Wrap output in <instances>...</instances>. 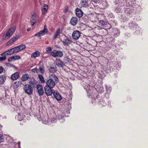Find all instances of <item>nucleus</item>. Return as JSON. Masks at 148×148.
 Masks as SVG:
<instances>
[{
    "label": "nucleus",
    "mask_w": 148,
    "mask_h": 148,
    "mask_svg": "<svg viewBox=\"0 0 148 148\" xmlns=\"http://www.w3.org/2000/svg\"><path fill=\"white\" fill-rule=\"evenodd\" d=\"M37 118L39 121H41L42 123L46 124H51V123H54L56 122L58 120L61 123H63L64 121V116L62 113L61 115H58V116H57V118H56L55 119L54 118L51 117V119H48L47 121H46L43 118H41L39 115L38 116Z\"/></svg>",
    "instance_id": "obj_1"
},
{
    "label": "nucleus",
    "mask_w": 148,
    "mask_h": 148,
    "mask_svg": "<svg viewBox=\"0 0 148 148\" xmlns=\"http://www.w3.org/2000/svg\"><path fill=\"white\" fill-rule=\"evenodd\" d=\"M49 77V79L46 81L47 85L45 86L53 88L58 82V79L55 75L53 74L50 75Z\"/></svg>",
    "instance_id": "obj_2"
},
{
    "label": "nucleus",
    "mask_w": 148,
    "mask_h": 148,
    "mask_svg": "<svg viewBox=\"0 0 148 148\" xmlns=\"http://www.w3.org/2000/svg\"><path fill=\"white\" fill-rule=\"evenodd\" d=\"M126 3V8H125V13L130 15L132 13L134 10V0H125Z\"/></svg>",
    "instance_id": "obj_3"
},
{
    "label": "nucleus",
    "mask_w": 148,
    "mask_h": 148,
    "mask_svg": "<svg viewBox=\"0 0 148 148\" xmlns=\"http://www.w3.org/2000/svg\"><path fill=\"white\" fill-rule=\"evenodd\" d=\"M23 89L25 92L29 95H31L33 93V88L29 84H25Z\"/></svg>",
    "instance_id": "obj_4"
},
{
    "label": "nucleus",
    "mask_w": 148,
    "mask_h": 148,
    "mask_svg": "<svg viewBox=\"0 0 148 148\" xmlns=\"http://www.w3.org/2000/svg\"><path fill=\"white\" fill-rule=\"evenodd\" d=\"M16 29V27L14 26L10 28L7 32L6 34L3 36L5 37V39H7L10 37L14 32Z\"/></svg>",
    "instance_id": "obj_5"
},
{
    "label": "nucleus",
    "mask_w": 148,
    "mask_h": 148,
    "mask_svg": "<svg viewBox=\"0 0 148 148\" xmlns=\"http://www.w3.org/2000/svg\"><path fill=\"white\" fill-rule=\"evenodd\" d=\"M129 25L131 29L132 28L133 30H136L135 32L136 34H138L140 33L138 31L141 30V29L137 24L133 22H131L129 23Z\"/></svg>",
    "instance_id": "obj_6"
},
{
    "label": "nucleus",
    "mask_w": 148,
    "mask_h": 148,
    "mask_svg": "<svg viewBox=\"0 0 148 148\" xmlns=\"http://www.w3.org/2000/svg\"><path fill=\"white\" fill-rule=\"evenodd\" d=\"M51 55L54 57L60 58L63 56V53L62 51L56 50L53 51L51 53Z\"/></svg>",
    "instance_id": "obj_7"
},
{
    "label": "nucleus",
    "mask_w": 148,
    "mask_h": 148,
    "mask_svg": "<svg viewBox=\"0 0 148 148\" xmlns=\"http://www.w3.org/2000/svg\"><path fill=\"white\" fill-rule=\"evenodd\" d=\"M47 32L48 29L46 25H44V29L35 34H34V36L38 37L43 36Z\"/></svg>",
    "instance_id": "obj_8"
},
{
    "label": "nucleus",
    "mask_w": 148,
    "mask_h": 148,
    "mask_svg": "<svg viewBox=\"0 0 148 148\" xmlns=\"http://www.w3.org/2000/svg\"><path fill=\"white\" fill-rule=\"evenodd\" d=\"M63 39L61 40V41L63 42L64 45L65 46H68L71 43V40L68 38L64 36Z\"/></svg>",
    "instance_id": "obj_9"
},
{
    "label": "nucleus",
    "mask_w": 148,
    "mask_h": 148,
    "mask_svg": "<svg viewBox=\"0 0 148 148\" xmlns=\"http://www.w3.org/2000/svg\"><path fill=\"white\" fill-rule=\"evenodd\" d=\"M80 36V32L77 30L74 31L72 34V37L75 40L78 39Z\"/></svg>",
    "instance_id": "obj_10"
},
{
    "label": "nucleus",
    "mask_w": 148,
    "mask_h": 148,
    "mask_svg": "<svg viewBox=\"0 0 148 148\" xmlns=\"http://www.w3.org/2000/svg\"><path fill=\"white\" fill-rule=\"evenodd\" d=\"M44 90L46 94L48 96L51 95L53 93L51 88L48 86H45L44 87Z\"/></svg>",
    "instance_id": "obj_11"
},
{
    "label": "nucleus",
    "mask_w": 148,
    "mask_h": 148,
    "mask_svg": "<svg viewBox=\"0 0 148 148\" xmlns=\"http://www.w3.org/2000/svg\"><path fill=\"white\" fill-rule=\"evenodd\" d=\"M36 88L38 90L37 92L39 96L42 95L44 93L42 87L40 85H37Z\"/></svg>",
    "instance_id": "obj_12"
},
{
    "label": "nucleus",
    "mask_w": 148,
    "mask_h": 148,
    "mask_svg": "<svg viewBox=\"0 0 148 148\" xmlns=\"http://www.w3.org/2000/svg\"><path fill=\"white\" fill-rule=\"evenodd\" d=\"M83 13L82 11L80 9L77 8L75 10V14L78 17H81L83 15Z\"/></svg>",
    "instance_id": "obj_13"
},
{
    "label": "nucleus",
    "mask_w": 148,
    "mask_h": 148,
    "mask_svg": "<svg viewBox=\"0 0 148 148\" xmlns=\"http://www.w3.org/2000/svg\"><path fill=\"white\" fill-rule=\"evenodd\" d=\"M19 77V74L18 72H16L12 74L10 77V78L13 80H14L17 79Z\"/></svg>",
    "instance_id": "obj_14"
},
{
    "label": "nucleus",
    "mask_w": 148,
    "mask_h": 148,
    "mask_svg": "<svg viewBox=\"0 0 148 148\" xmlns=\"http://www.w3.org/2000/svg\"><path fill=\"white\" fill-rule=\"evenodd\" d=\"M36 16L37 15L36 14H34L32 15V16L31 18L30 21L31 25L32 26L34 25L36 22Z\"/></svg>",
    "instance_id": "obj_15"
},
{
    "label": "nucleus",
    "mask_w": 148,
    "mask_h": 148,
    "mask_svg": "<svg viewBox=\"0 0 148 148\" xmlns=\"http://www.w3.org/2000/svg\"><path fill=\"white\" fill-rule=\"evenodd\" d=\"M53 94L56 100L58 101H60L61 100V96L58 92H57L56 91H54L53 92Z\"/></svg>",
    "instance_id": "obj_16"
},
{
    "label": "nucleus",
    "mask_w": 148,
    "mask_h": 148,
    "mask_svg": "<svg viewBox=\"0 0 148 148\" xmlns=\"http://www.w3.org/2000/svg\"><path fill=\"white\" fill-rule=\"evenodd\" d=\"M25 116L22 113H18L17 115L16 116V119H17L19 121H21L24 120L23 118Z\"/></svg>",
    "instance_id": "obj_17"
},
{
    "label": "nucleus",
    "mask_w": 148,
    "mask_h": 148,
    "mask_svg": "<svg viewBox=\"0 0 148 148\" xmlns=\"http://www.w3.org/2000/svg\"><path fill=\"white\" fill-rule=\"evenodd\" d=\"M78 21L77 18L76 17L72 18L70 21V23L73 25L74 26L76 25Z\"/></svg>",
    "instance_id": "obj_18"
},
{
    "label": "nucleus",
    "mask_w": 148,
    "mask_h": 148,
    "mask_svg": "<svg viewBox=\"0 0 148 148\" xmlns=\"http://www.w3.org/2000/svg\"><path fill=\"white\" fill-rule=\"evenodd\" d=\"M48 9V5L47 4H45L42 9V14H45L47 12Z\"/></svg>",
    "instance_id": "obj_19"
},
{
    "label": "nucleus",
    "mask_w": 148,
    "mask_h": 148,
    "mask_svg": "<svg viewBox=\"0 0 148 148\" xmlns=\"http://www.w3.org/2000/svg\"><path fill=\"white\" fill-rule=\"evenodd\" d=\"M63 62L59 59H57L56 61V64L59 67H62L63 65Z\"/></svg>",
    "instance_id": "obj_20"
},
{
    "label": "nucleus",
    "mask_w": 148,
    "mask_h": 148,
    "mask_svg": "<svg viewBox=\"0 0 148 148\" xmlns=\"http://www.w3.org/2000/svg\"><path fill=\"white\" fill-rule=\"evenodd\" d=\"M29 78V75L25 73L23 74L21 77V80L23 81H25L27 80Z\"/></svg>",
    "instance_id": "obj_21"
},
{
    "label": "nucleus",
    "mask_w": 148,
    "mask_h": 148,
    "mask_svg": "<svg viewBox=\"0 0 148 148\" xmlns=\"http://www.w3.org/2000/svg\"><path fill=\"white\" fill-rule=\"evenodd\" d=\"M124 0H115L114 1V3L116 4H119V6L120 5V6H122L124 5Z\"/></svg>",
    "instance_id": "obj_22"
},
{
    "label": "nucleus",
    "mask_w": 148,
    "mask_h": 148,
    "mask_svg": "<svg viewBox=\"0 0 148 148\" xmlns=\"http://www.w3.org/2000/svg\"><path fill=\"white\" fill-rule=\"evenodd\" d=\"M8 140H9V141L11 143L12 145V147H15V145H17L16 143L13 142L14 140L10 136H8L7 138Z\"/></svg>",
    "instance_id": "obj_23"
},
{
    "label": "nucleus",
    "mask_w": 148,
    "mask_h": 148,
    "mask_svg": "<svg viewBox=\"0 0 148 148\" xmlns=\"http://www.w3.org/2000/svg\"><path fill=\"white\" fill-rule=\"evenodd\" d=\"M40 56V52L38 51H36L31 54V57L32 58H35L36 57L39 56Z\"/></svg>",
    "instance_id": "obj_24"
},
{
    "label": "nucleus",
    "mask_w": 148,
    "mask_h": 148,
    "mask_svg": "<svg viewBox=\"0 0 148 148\" xmlns=\"http://www.w3.org/2000/svg\"><path fill=\"white\" fill-rule=\"evenodd\" d=\"M6 79V76L4 75H0V84H3Z\"/></svg>",
    "instance_id": "obj_25"
},
{
    "label": "nucleus",
    "mask_w": 148,
    "mask_h": 148,
    "mask_svg": "<svg viewBox=\"0 0 148 148\" xmlns=\"http://www.w3.org/2000/svg\"><path fill=\"white\" fill-rule=\"evenodd\" d=\"M81 5L83 7H86L88 5L87 0H82L81 2Z\"/></svg>",
    "instance_id": "obj_26"
},
{
    "label": "nucleus",
    "mask_w": 148,
    "mask_h": 148,
    "mask_svg": "<svg viewBox=\"0 0 148 148\" xmlns=\"http://www.w3.org/2000/svg\"><path fill=\"white\" fill-rule=\"evenodd\" d=\"M60 28H58L57 29L56 32L55 33L54 35L53 36L54 38H56L58 36L59 34L60 33Z\"/></svg>",
    "instance_id": "obj_27"
},
{
    "label": "nucleus",
    "mask_w": 148,
    "mask_h": 148,
    "mask_svg": "<svg viewBox=\"0 0 148 148\" xmlns=\"http://www.w3.org/2000/svg\"><path fill=\"white\" fill-rule=\"evenodd\" d=\"M17 46L20 51L26 48V46L24 44L21 45Z\"/></svg>",
    "instance_id": "obj_28"
},
{
    "label": "nucleus",
    "mask_w": 148,
    "mask_h": 148,
    "mask_svg": "<svg viewBox=\"0 0 148 148\" xmlns=\"http://www.w3.org/2000/svg\"><path fill=\"white\" fill-rule=\"evenodd\" d=\"M121 7L122 6H120V5H119V6H118V7L117 6L116 7H115L114 9L116 13H119L121 12V10L120 7Z\"/></svg>",
    "instance_id": "obj_29"
},
{
    "label": "nucleus",
    "mask_w": 148,
    "mask_h": 148,
    "mask_svg": "<svg viewBox=\"0 0 148 148\" xmlns=\"http://www.w3.org/2000/svg\"><path fill=\"white\" fill-rule=\"evenodd\" d=\"M92 88V86H90L89 85L87 86V88L85 87V89L87 91L88 93H90L91 90L90 89Z\"/></svg>",
    "instance_id": "obj_30"
},
{
    "label": "nucleus",
    "mask_w": 148,
    "mask_h": 148,
    "mask_svg": "<svg viewBox=\"0 0 148 148\" xmlns=\"http://www.w3.org/2000/svg\"><path fill=\"white\" fill-rule=\"evenodd\" d=\"M12 52L13 53H17L20 51L18 46L12 48Z\"/></svg>",
    "instance_id": "obj_31"
},
{
    "label": "nucleus",
    "mask_w": 148,
    "mask_h": 148,
    "mask_svg": "<svg viewBox=\"0 0 148 148\" xmlns=\"http://www.w3.org/2000/svg\"><path fill=\"white\" fill-rule=\"evenodd\" d=\"M38 77L40 81L42 83H43L45 82V81L44 79V78L42 75L39 74L38 75Z\"/></svg>",
    "instance_id": "obj_32"
},
{
    "label": "nucleus",
    "mask_w": 148,
    "mask_h": 148,
    "mask_svg": "<svg viewBox=\"0 0 148 148\" xmlns=\"http://www.w3.org/2000/svg\"><path fill=\"white\" fill-rule=\"evenodd\" d=\"M99 24L101 26L104 27L107 24V23L106 22L104 21H101L99 22Z\"/></svg>",
    "instance_id": "obj_33"
},
{
    "label": "nucleus",
    "mask_w": 148,
    "mask_h": 148,
    "mask_svg": "<svg viewBox=\"0 0 148 148\" xmlns=\"http://www.w3.org/2000/svg\"><path fill=\"white\" fill-rule=\"evenodd\" d=\"M7 55H10L13 54L12 49L6 51Z\"/></svg>",
    "instance_id": "obj_34"
},
{
    "label": "nucleus",
    "mask_w": 148,
    "mask_h": 148,
    "mask_svg": "<svg viewBox=\"0 0 148 148\" xmlns=\"http://www.w3.org/2000/svg\"><path fill=\"white\" fill-rule=\"evenodd\" d=\"M29 84L31 85H35L36 83V81L33 79H32L29 82Z\"/></svg>",
    "instance_id": "obj_35"
},
{
    "label": "nucleus",
    "mask_w": 148,
    "mask_h": 148,
    "mask_svg": "<svg viewBox=\"0 0 148 148\" xmlns=\"http://www.w3.org/2000/svg\"><path fill=\"white\" fill-rule=\"evenodd\" d=\"M14 83V86H16L17 87L19 86L20 84H21V82L20 81H16Z\"/></svg>",
    "instance_id": "obj_36"
},
{
    "label": "nucleus",
    "mask_w": 148,
    "mask_h": 148,
    "mask_svg": "<svg viewBox=\"0 0 148 148\" xmlns=\"http://www.w3.org/2000/svg\"><path fill=\"white\" fill-rule=\"evenodd\" d=\"M39 71L42 74H43L44 73V67L43 66H40L39 68Z\"/></svg>",
    "instance_id": "obj_37"
},
{
    "label": "nucleus",
    "mask_w": 148,
    "mask_h": 148,
    "mask_svg": "<svg viewBox=\"0 0 148 148\" xmlns=\"http://www.w3.org/2000/svg\"><path fill=\"white\" fill-rule=\"evenodd\" d=\"M18 38V37L17 36H15V37H13L11 39L12 40V41L14 43L15 41H16Z\"/></svg>",
    "instance_id": "obj_38"
},
{
    "label": "nucleus",
    "mask_w": 148,
    "mask_h": 148,
    "mask_svg": "<svg viewBox=\"0 0 148 148\" xmlns=\"http://www.w3.org/2000/svg\"><path fill=\"white\" fill-rule=\"evenodd\" d=\"M12 58L14 60H19L21 58V57L17 55L13 56Z\"/></svg>",
    "instance_id": "obj_39"
},
{
    "label": "nucleus",
    "mask_w": 148,
    "mask_h": 148,
    "mask_svg": "<svg viewBox=\"0 0 148 148\" xmlns=\"http://www.w3.org/2000/svg\"><path fill=\"white\" fill-rule=\"evenodd\" d=\"M46 51L48 53H51L52 49L50 47H47L46 49Z\"/></svg>",
    "instance_id": "obj_40"
},
{
    "label": "nucleus",
    "mask_w": 148,
    "mask_h": 148,
    "mask_svg": "<svg viewBox=\"0 0 148 148\" xmlns=\"http://www.w3.org/2000/svg\"><path fill=\"white\" fill-rule=\"evenodd\" d=\"M13 43L12 40L10 39L7 43V46H10Z\"/></svg>",
    "instance_id": "obj_41"
},
{
    "label": "nucleus",
    "mask_w": 148,
    "mask_h": 148,
    "mask_svg": "<svg viewBox=\"0 0 148 148\" xmlns=\"http://www.w3.org/2000/svg\"><path fill=\"white\" fill-rule=\"evenodd\" d=\"M32 71L34 73H38V70L37 68H35L34 69H32Z\"/></svg>",
    "instance_id": "obj_42"
},
{
    "label": "nucleus",
    "mask_w": 148,
    "mask_h": 148,
    "mask_svg": "<svg viewBox=\"0 0 148 148\" xmlns=\"http://www.w3.org/2000/svg\"><path fill=\"white\" fill-rule=\"evenodd\" d=\"M3 140V135L0 134V143L2 142Z\"/></svg>",
    "instance_id": "obj_43"
},
{
    "label": "nucleus",
    "mask_w": 148,
    "mask_h": 148,
    "mask_svg": "<svg viewBox=\"0 0 148 148\" xmlns=\"http://www.w3.org/2000/svg\"><path fill=\"white\" fill-rule=\"evenodd\" d=\"M6 57L5 56H3L0 57V61H3L6 59Z\"/></svg>",
    "instance_id": "obj_44"
},
{
    "label": "nucleus",
    "mask_w": 148,
    "mask_h": 148,
    "mask_svg": "<svg viewBox=\"0 0 148 148\" xmlns=\"http://www.w3.org/2000/svg\"><path fill=\"white\" fill-rule=\"evenodd\" d=\"M122 18L121 19V21L122 22H125V21H126V18L124 16H122Z\"/></svg>",
    "instance_id": "obj_45"
},
{
    "label": "nucleus",
    "mask_w": 148,
    "mask_h": 148,
    "mask_svg": "<svg viewBox=\"0 0 148 148\" xmlns=\"http://www.w3.org/2000/svg\"><path fill=\"white\" fill-rule=\"evenodd\" d=\"M102 0H92L95 3H101V1Z\"/></svg>",
    "instance_id": "obj_46"
},
{
    "label": "nucleus",
    "mask_w": 148,
    "mask_h": 148,
    "mask_svg": "<svg viewBox=\"0 0 148 148\" xmlns=\"http://www.w3.org/2000/svg\"><path fill=\"white\" fill-rule=\"evenodd\" d=\"M106 90L107 91V92L109 93L111 91V88H107V86H106Z\"/></svg>",
    "instance_id": "obj_47"
},
{
    "label": "nucleus",
    "mask_w": 148,
    "mask_h": 148,
    "mask_svg": "<svg viewBox=\"0 0 148 148\" xmlns=\"http://www.w3.org/2000/svg\"><path fill=\"white\" fill-rule=\"evenodd\" d=\"M114 31H115V32L117 31V33H116V35L118 36L119 34V31L118 30V29H114Z\"/></svg>",
    "instance_id": "obj_48"
},
{
    "label": "nucleus",
    "mask_w": 148,
    "mask_h": 148,
    "mask_svg": "<svg viewBox=\"0 0 148 148\" xmlns=\"http://www.w3.org/2000/svg\"><path fill=\"white\" fill-rule=\"evenodd\" d=\"M3 68L0 66V74H1L3 71Z\"/></svg>",
    "instance_id": "obj_49"
},
{
    "label": "nucleus",
    "mask_w": 148,
    "mask_h": 148,
    "mask_svg": "<svg viewBox=\"0 0 148 148\" xmlns=\"http://www.w3.org/2000/svg\"><path fill=\"white\" fill-rule=\"evenodd\" d=\"M5 55H7L6 51L1 54V56H5Z\"/></svg>",
    "instance_id": "obj_50"
},
{
    "label": "nucleus",
    "mask_w": 148,
    "mask_h": 148,
    "mask_svg": "<svg viewBox=\"0 0 148 148\" xmlns=\"http://www.w3.org/2000/svg\"><path fill=\"white\" fill-rule=\"evenodd\" d=\"M14 60L13 58H12V56L10 57L8 61H11L12 60Z\"/></svg>",
    "instance_id": "obj_51"
},
{
    "label": "nucleus",
    "mask_w": 148,
    "mask_h": 148,
    "mask_svg": "<svg viewBox=\"0 0 148 148\" xmlns=\"http://www.w3.org/2000/svg\"><path fill=\"white\" fill-rule=\"evenodd\" d=\"M51 70H53V71H55V69L54 68V67H51ZM50 71H51L52 72H53V70L51 71V70H50Z\"/></svg>",
    "instance_id": "obj_52"
},
{
    "label": "nucleus",
    "mask_w": 148,
    "mask_h": 148,
    "mask_svg": "<svg viewBox=\"0 0 148 148\" xmlns=\"http://www.w3.org/2000/svg\"><path fill=\"white\" fill-rule=\"evenodd\" d=\"M100 104H102L103 106H104L105 105V103L103 102V101H102L101 102Z\"/></svg>",
    "instance_id": "obj_53"
},
{
    "label": "nucleus",
    "mask_w": 148,
    "mask_h": 148,
    "mask_svg": "<svg viewBox=\"0 0 148 148\" xmlns=\"http://www.w3.org/2000/svg\"><path fill=\"white\" fill-rule=\"evenodd\" d=\"M100 88L101 89V90L102 91H99V92H100L101 93L102 92H103V91H104V90H103V88Z\"/></svg>",
    "instance_id": "obj_54"
},
{
    "label": "nucleus",
    "mask_w": 148,
    "mask_h": 148,
    "mask_svg": "<svg viewBox=\"0 0 148 148\" xmlns=\"http://www.w3.org/2000/svg\"><path fill=\"white\" fill-rule=\"evenodd\" d=\"M30 29H31V28H28L27 29V31H30Z\"/></svg>",
    "instance_id": "obj_55"
},
{
    "label": "nucleus",
    "mask_w": 148,
    "mask_h": 148,
    "mask_svg": "<svg viewBox=\"0 0 148 148\" xmlns=\"http://www.w3.org/2000/svg\"><path fill=\"white\" fill-rule=\"evenodd\" d=\"M104 77V75H103V76H102V77H101L102 78H103Z\"/></svg>",
    "instance_id": "obj_56"
}]
</instances>
